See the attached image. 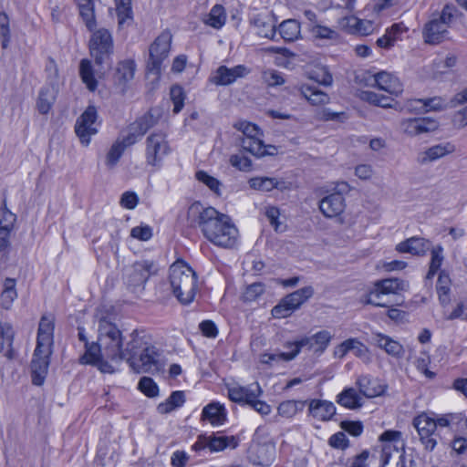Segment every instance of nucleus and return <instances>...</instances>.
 Segmentation results:
<instances>
[{"instance_id": "a18cd8bd", "label": "nucleus", "mask_w": 467, "mask_h": 467, "mask_svg": "<svg viewBox=\"0 0 467 467\" xmlns=\"http://www.w3.org/2000/svg\"><path fill=\"white\" fill-rule=\"evenodd\" d=\"M304 402L296 400H285L279 404L277 408L278 415L284 418L294 417L300 410L298 406H303Z\"/></svg>"}, {"instance_id": "7ed1b4c3", "label": "nucleus", "mask_w": 467, "mask_h": 467, "mask_svg": "<svg viewBox=\"0 0 467 467\" xmlns=\"http://www.w3.org/2000/svg\"><path fill=\"white\" fill-rule=\"evenodd\" d=\"M170 284L173 295L182 304L191 303L196 292V274L182 261H176L170 267Z\"/></svg>"}, {"instance_id": "4468645a", "label": "nucleus", "mask_w": 467, "mask_h": 467, "mask_svg": "<svg viewBox=\"0 0 467 467\" xmlns=\"http://www.w3.org/2000/svg\"><path fill=\"white\" fill-rule=\"evenodd\" d=\"M97 109L94 106H88L87 109L77 119L75 131L84 146H88L90 137L98 132L96 125Z\"/></svg>"}, {"instance_id": "8fccbe9b", "label": "nucleus", "mask_w": 467, "mask_h": 467, "mask_svg": "<svg viewBox=\"0 0 467 467\" xmlns=\"http://www.w3.org/2000/svg\"><path fill=\"white\" fill-rule=\"evenodd\" d=\"M292 354V348H287V351L285 352H280V353H265L260 356V361L264 364L272 365L274 362H277L280 360H285L289 361L293 358H290L289 357Z\"/></svg>"}, {"instance_id": "dca6fc26", "label": "nucleus", "mask_w": 467, "mask_h": 467, "mask_svg": "<svg viewBox=\"0 0 467 467\" xmlns=\"http://www.w3.org/2000/svg\"><path fill=\"white\" fill-rule=\"evenodd\" d=\"M400 129L403 134L416 137L435 131L438 129V122L430 118H409L400 121Z\"/></svg>"}, {"instance_id": "e433bc0d", "label": "nucleus", "mask_w": 467, "mask_h": 467, "mask_svg": "<svg viewBox=\"0 0 467 467\" xmlns=\"http://www.w3.org/2000/svg\"><path fill=\"white\" fill-rule=\"evenodd\" d=\"M115 5L119 26L130 25L133 20L131 0H115Z\"/></svg>"}, {"instance_id": "ea45409f", "label": "nucleus", "mask_w": 467, "mask_h": 467, "mask_svg": "<svg viewBox=\"0 0 467 467\" xmlns=\"http://www.w3.org/2000/svg\"><path fill=\"white\" fill-rule=\"evenodd\" d=\"M79 73L82 81L86 84L87 88L94 91L97 88V80L93 75L92 66L89 60L82 59L79 66Z\"/></svg>"}, {"instance_id": "680f3d73", "label": "nucleus", "mask_w": 467, "mask_h": 467, "mask_svg": "<svg viewBox=\"0 0 467 467\" xmlns=\"http://www.w3.org/2000/svg\"><path fill=\"white\" fill-rule=\"evenodd\" d=\"M319 119L324 121H339L343 122L347 119L345 112H334L329 109H324L319 112Z\"/></svg>"}, {"instance_id": "de8ad7c7", "label": "nucleus", "mask_w": 467, "mask_h": 467, "mask_svg": "<svg viewBox=\"0 0 467 467\" xmlns=\"http://www.w3.org/2000/svg\"><path fill=\"white\" fill-rule=\"evenodd\" d=\"M157 123V119L151 112H148L141 118L133 122V128L138 129L139 134H145L150 128Z\"/></svg>"}, {"instance_id": "6e6d98bb", "label": "nucleus", "mask_w": 467, "mask_h": 467, "mask_svg": "<svg viewBox=\"0 0 467 467\" xmlns=\"http://www.w3.org/2000/svg\"><path fill=\"white\" fill-rule=\"evenodd\" d=\"M16 215L10 212L5 204V201L0 210V226H5L9 230H13Z\"/></svg>"}, {"instance_id": "0eeeda50", "label": "nucleus", "mask_w": 467, "mask_h": 467, "mask_svg": "<svg viewBox=\"0 0 467 467\" xmlns=\"http://www.w3.org/2000/svg\"><path fill=\"white\" fill-rule=\"evenodd\" d=\"M171 151L166 135L162 132H153L145 140V161L148 166L160 170L163 160Z\"/></svg>"}, {"instance_id": "58836bf2", "label": "nucleus", "mask_w": 467, "mask_h": 467, "mask_svg": "<svg viewBox=\"0 0 467 467\" xmlns=\"http://www.w3.org/2000/svg\"><path fill=\"white\" fill-rule=\"evenodd\" d=\"M248 183L252 189L260 192H270L279 187V182L269 177H254L250 179Z\"/></svg>"}, {"instance_id": "f3484780", "label": "nucleus", "mask_w": 467, "mask_h": 467, "mask_svg": "<svg viewBox=\"0 0 467 467\" xmlns=\"http://www.w3.org/2000/svg\"><path fill=\"white\" fill-rule=\"evenodd\" d=\"M51 353L52 349L50 348H47V351L41 348L38 351V347H36L31 361L32 382L35 385L40 386L43 384L47 374Z\"/></svg>"}, {"instance_id": "0e129e2a", "label": "nucleus", "mask_w": 467, "mask_h": 467, "mask_svg": "<svg viewBox=\"0 0 467 467\" xmlns=\"http://www.w3.org/2000/svg\"><path fill=\"white\" fill-rule=\"evenodd\" d=\"M328 443L333 448L344 450L348 446V440L344 432L339 431L329 438Z\"/></svg>"}, {"instance_id": "c9c22d12", "label": "nucleus", "mask_w": 467, "mask_h": 467, "mask_svg": "<svg viewBox=\"0 0 467 467\" xmlns=\"http://www.w3.org/2000/svg\"><path fill=\"white\" fill-rule=\"evenodd\" d=\"M279 34L285 41H295L300 36V25L294 19L285 20L279 26Z\"/></svg>"}, {"instance_id": "f704fd0d", "label": "nucleus", "mask_w": 467, "mask_h": 467, "mask_svg": "<svg viewBox=\"0 0 467 467\" xmlns=\"http://www.w3.org/2000/svg\"><path fill=\"white\" fill-rule=\"evenodd\" d=\"M185 402V396L183 391H173L170 397L158 405V411L161 414H167L180 408Z\"/></svg>"}, {"instance_id": "393cba45", "label": "nucleus", "mask_w": 467, "mask_h": 467, "mask_svg": "<svg viewBox=\"0 0 467 467\" xmlns=\"http://www.w3.org/2000/svg\"><path fill=\"white\" fill-rule=\"evenodd\" d=\"M356 385L358 393L363 398L371 399L381 395L384 392L383 387L379 384L376 379L368 375H361L357 379Z\"/></svg>"}, {"instance_id": "bb28decb", "label": "nucleus", "mask_w": 467, "mask_h": 467, "mask_svg": "<svg viewBox=\"0 0 467 467\" xmlns=\"http://www.w3.org/2000/svg\"><path fill=\"white\" fill-rule=\"evenodd\" d=\"M229 439L226 436L202 435L193 445L195 450L209 449L211 451H220L228 446Z\"/></svg>"}, {"instance_id": "20e7f679", "label": "nucleus", "mask_w": 467, "mask_h": 467, "mask_svg": "<svg viewBox=\"0 0 467 467\" xmlns=\"http://www.w3.org/2000/svg\"><path fill=\"white\" fill-rule=\"evenodd\" d=\"M234 127L243 134L239 138V143L244 151L257 158L275 153L276 148L275 146L264 144L263 132L255 124L241 120L235 122Z\"/></svg>"}, {"instance_id": "774afa93", "label": "nucleus", "mask_w": 467, "mask_h": 467, "mask_svg": "<svg viewBox=\"0 0 467 467\" xmlns=\"http://www.w3.org/2000/svg\"><path fill=\"white\" fill-rule=\"evenodd\" d=\"M264 79L268 86L274 87L285 83L281 73L275 70H269L264 73Z\"/></svg>"}, {"instance_id": "423d86ee", "label": "nucleus", "mask_w": 467, "mask_h": 467, "mask_svg": "<svg viewBox=\"0 0 467 467\" xmlns=\"http://www.w3.org/2000/svg\"><path fill=\"white\" fill-rule=\"evenodd\" d=\"M407 281L399 278H387L375 282L373 288L367 295L366 303L379 307H389L391 301L385 297L400 295L409 290Z\"/></svg>"}, {"instance_id": "412c9836", "label": "nucleus", "mask_w": 467, "mask_h": 467, "mask_svg": "<svg viewBox=\"0 0 467 467\" xmlns=\"http://www.w3.org/2000/svg\"><path fill=\"white\" fill-rule=\"evenodd\" d=\"M54 327V317L52 316H43L41 317L36 338V347H38V351H40L41 348H44L45 351L47 350V348H52Z\"/></svg>"}, {"instance_id": "37998d69", "label": "nucleus", "mask_w": 467, "mask_h": 467, "mask_svg": "<svg viewBox=\"0 0 467 467\" xmlns=\"http://www.w3.org/2000/svg\"><path fill=\"white\" fill-rule=\"evenodd\" d=\"M362 99L375 106H379L381 108H393V105H392L393 99H392L383 96L381 94H377L372 91L363 92Z\"/></svg>"}, {"instance_id": "72a5a7b5", "label": "nucleus", "mask_w": 467, "mask_h": 467, "mask_svg": "<svg viewBox=\"0 0 467 467\" xmlns=\"http://www.w3.org/2000/svg\"><path fill=\"white\" fill-rule=\"evenodd\" d=\"M378 347L384 349L389 355L400 358L404 354V348L400 342L383 334H378L375 337Z\"/></svg>"}, {"instance_id": "a211bd4d", "label": "nucleus", "mask_w": 467, "mask_h": 467, "mask_svg": "<svg viewBox=\"0 0 467 467\" xmlns=\"http://www.w3.org/2000/svg\"><path fill=\"white\" fill-rule=\"evenodd\" d=\"M250 72V68L244 65H237L231 68L226 66H220L211 78V81L215 85L227 86L233 84L238 78L246 77Z\"/></svg>"}, {"instance_id": "ddd939ff", "label": "nucleus", "mask_w": 467, "mask_h": 467, "mask_svg": "<svg viewBox=\"0 0 467 467\" xmlns=\"http://www.w3.org/2000/svg\"><path fill=\"white\" fill-rule=\"evenodd\" d=\"M412 424L417 430L420 441L424 449L432 451L438 443L437 438L439 436L435 430L434 418L426 413H421L413 419Z\"/></svg>"}, {"instance_id": "9b49d317", "label": "nucleus", "mask_w": 467, "mask_h": 467, "mask_svg": "<svg viewBox=\"0 0 467 467\" xmlns=\"http://www.w3.org/2000/svg\"><path fill=\"white\" fill-rule=\"evenodd\" d=\"M314 294L311 286L300 288L286 296H285L278 305L272 309V316L275 318H284L289 317L305 301L310 298Z\"/></svg>"}, {"instance_id": "39448f33", "label": "nucleus", "mask_w": 467, "mask_h": 467, "mask_svg": "<svg viewBox=\"0 0 467 467\" xmlns=\"http://www.w3.org/2000/svg\"><path fill=\"white\" fill-rule=\"evenodd\" d=\"M457 9L452 5H446L440 14H432L422 29V36L428 44L436 45L447 38L450 27Z\"/></svg>"}, {"instance_id": "13d9d810", "label": "nucleus", "mask_w": 467, "mask_h": 467, "mask_svg": "<svg viewBox=\"0 0 467 467\" xmlns=\"http://www.w3.org/2000/svg\"><path fill=\"white\" fill-rule=\"evenodd\" d=\"M14 338L13 327L8 323L0 321V352L4 348L5 343L12 344Z\"/></svg>"}, {"instance_id": "f257e3e1", "label": "nucleus", "mask_w": 467, "mask_h": 467, "mask_svg": "<svg viewBox=\"0 0 467 467\" xmlns=\"http://www.w3.org/2000/svg\"><path fill=\"white\" fill-rule=\"evenodd\" d=\"M98 343H86V351L79 360L82 364L96 365L103 373L115 368L108 359L120 363L126 360L136 373H155L162 367L161 352L152 345L151 337L143 330H133L124 343L117 326L106 319L99 320Z\"/></svg>"}, {"instance_id": "2eb2a0df", "label": "nucleus", "mask_w": 467, "mask_h": 467, "mask_svg": "<svg viewBox=\"0 0 467 467\" xmlns=\"http://www.w3.org/2000/svg\"><path fill=\"white\" fill-rule=\"evenodd\" d=\"M379 441L383 443L380 462L381 466L385 467L391 458L392 451L399 452L404 451V441L402 433L399 431H386L379 436Z\"/></svg>"}, {"instance_id": "4be33fe9", "label": "nucleus", "mask_w": 467, "mask_h": 467, "mask_svg": "<svg viewBox=\"0 0 467 467\" xmlns=\"http://www.w3.org/2000/svg\"><path fill=\"white\" fill-rule=\"evenodd\" d=\"M262 393L258 383H253L248 387H232L228 389V396L232 401L238 403H246L249 405L251 400L258 398Z\"/></svg>"}, {"instance_id": "9d476101", "label": "nucleus", "mask_w": 467, "mask_h": 467, "mask_svg": "<svg viewBox=\"0 0 467 467\" xmlns=\"http://www.w3.org/2000/svg\"><path fill=\"white\" fill-rule=\"evenodd\" d=\"M89 51L97 65L106 63L113 51V41L108 29L100 28L92 34Z\"/></svg>"}, {"instance_id": "79ce46f5", "label": "nucleus", "mask_w": 467, "mask_h": 467, "mask_svg": "<svg viewBox=\"0 0 467 467\" xmlns=\"http://www.w3.org/2000/svg\"><path fill=\"white\" fill-rule=\"evenodd\" d=\"M79 14L88 29L95 26L94 3L93 1L78 3Z\"/></svg>"}, {"instance_id": "09e8293b", "label": "nucleus", "mask_w": 467, "mask_h": 467, "mask_svg": "<svg viewBox=\"0 0 467 467\" xmlns=\"http://www.w3.org/2000/svg\"><path fill=\"white\" fill-rule=\"evenodd\" d=\"M0 38L3 48H7L10 43L9 18L5 13H0Z\"/></svg>"}, {"instance_id": "473e14b6", "label": "nucleus", "mask_w": 467, "mask_h": 467, "mask_svg": "<svg viewBox=\"0 0 467 467\" xmlns=\"http://www.w3.org/2000/svg\"><path fill=\"white\" fill-rule=\"evenodd\" d=\"M57 90L54 86L43 87L38 94L36 108L41 114H47L55 102Z\"/></svg>"}, {"instance_id": "aec40b11", "label": "nucleus", "mask_w": 467, "mask_h": 467, "mask_svg": "<svg viewBox=\"0 0 467 467\" xmlns=\"http://www.w3.org/2000/svg\"><path fill=\"white\" fill-rule=\"evenodd\" d=\"M318 207L325 217L335 218L344 213L346 200L339 194L329 193L319 201Z\"/></svg>"}, {"instance_id": "2f4dec72", "label": "nucleus", "mask_w": 467, "mask_h": 467, "mask_svg": "<svg viewBox=\"0 0 467 467\" xmlns=\"http://www.w3.org/2000/svg\"><path fill=\"white\" fill-rule=\"evenodd\" d=\"M225 410L219 403H210L205 406L202 412V418L213 425H221L225 420Z\"/></svg>"}, {"instance_id": "cd10ccee", "label": "nucleus", "mask_w": 467, "mask_h": 467, "mask_svg": "<svg viewBox=\"0 0 467 467\" xmlns=\"http://www.w3.org/2000/svg\"><path fill=\"white\" fill-rule=\"evenodd\" d=\"M337 402L349 410L359 409L363 406V398L354 388L344 389L337 396Z\"/></svg>"}, {"instance_id": "4c0bfd02", "label": "nucleus", "mask_w": 467, "mask_h": 467, "mask_svg": "<svg viewBox=\"0 0 467 467\" xmlns=\"http://www.w3.org/2000/svg\"><path fill=\"white\" fill-rule=\"evenodd\" d=\"M136 65L132 60H125L119 64L116 79L119 84L125 85L134 78Z\"/></svg>"}, {"instance_id": "c756f323", "label": "nucleus", "mask_w": 467, "mask_h": 467, "mask_svg": "<svg viewBox=\"0 0 467 467\" xmlns=\"http://www.w3.org/2000/svg\"><path fill=\"white\" fill-rule=\"evenodd\" d=\"M16 281L14 278L6 277L3 282V289L0 293V306L5 310L11 309L17 298Z\"/></svg>"}, {"instance_id": "b1692460", "label": "nucleus", "mask_w": 467, "mask_h": 467, "mask_svg": "<svg viewBox=\"0 0 467 467\" xmlns=\"http://www.w3.org/2000/svg\"><path fill=\"white\" fill-rule=\"evenodd\" d=\"M377 87L391 95L399 96L403 91V85L400 79L385 71L379 72L375 75Z\"/></svg>"}, {"instance_id": "6e6552de", "label": "nucleus", "mask_w": 467, "mask_h": 467, "mask_svg": "<svg viewBox=\"0 0 467 467\" xmlns=\"http://www.w3.org/2000/svg\"><path fill=\"white\" fill-rule=\"evenodd\" d=\"M171 38V34L169 31H163L150 46L149 59L147 61L148 73L156 77L161 74L162 62L168 57L170 53Z\"/></svg>"}, {"instance_id": "5701e85b", "label": "nucleus", "mask_w": 467, "mask_h": 467, "mask_svg": "<svg viewBox=\"0 0 467 467\" xmlns=\"http://www.w3.org/2000/svg\"><path fill=\"white\" fill-rule=\"evenodd\" d=\"M308 411L313 418L327 421L336 414V406L328 400H311L308 403Z\"/></svg>"}, {"instance_id": "c03bdc74", "label": "nucleus", "mask_w": 467, "mask_h": 467, "mask_svg": "<svg viewBox=\"0 0 467 467\" xmlns=\"http://www.w3.org/2000/svg\"><path fill=\"white\" fill-rule=\"evenodd\" d=\"M125 148L121 145L120 140H117L110 147L109 150L106 156V165L112 169L119 162L120 157L122 156Z\"/></svg>"}, {"instance_id": "f8f14e48", "label": "nucleus", "mask_w": 467, "mask_h": 467, "mask_svg": "<svg viewBox=\"0 0 467 467\" xmlns=\"http://www.w3.org/2000/svg\"><path fill=\"white\" fill-rule=\"evenodd\" d=\"M331 338L332 336L330 332L322 330L311 337H305L296 342L287 343L285 348H292V354L289 357L290 358H295L303 348H306L308 350L315 353L321 354L329 345Z\"/></svg>"}, {"instance_id": "a878e982", "label": "nucleus", "mask_w": 467, "mask_h": 467, "mask_svg": "<svg viewBox=\"0 0 467 467\" xmlns=\"http://www.w3.org/2000/svg\"><path fill=\"white\" fill-rule=\"evenodd\" d=\"M250 23L256 29L257 35L263 37L273 38L275 35V26L272 18L265 14H254Z\"/></svg>"}, {"instance_id": "a19ab883", "label": "nucleus", "mask_w": 467, "mask_h": 467, "mask_svg": "<svg viewBox=\"0 0 467 467\" xmlns=\"http://www.w3.org/2000/svg\"><path fill=\"white\" fill-rule=\"evenodd\" d=\"M226 20L224 8L220 5H215L210 11L207 18L204 20L208 26L219 29Z\"/></svg>"}, {"instance_id": "69168bd1", "label": "nucleus", "mask_w": 467, "mask_h": 467, "mask_svg": "<svg viewBox=\"0 0 467 467\" xmlns=\"http://www.w3.org/2000/svg\"><path fill=\"white\" fill-rule=\"evenodd\" d=\"M358 18L354 16H344L338 20V27L351 34H355Z\"/></svg>"}, {"instance_id": "052dcab7", "label": "nucleus", "mask_w": 467, "mask_h": 467, "mask_svg": "<svg viewBox=\"0 0 467 467\" xmlns=\"http://www.w3.org/2000/svg\"><path fill=\"white\" fill-rule=\"evenodd\" d=\"M196 179L208 186L212 191L218 192L220 182L214 177L210 176L203 171H200L196 172Z\"/></svg>"}, {"instance_id": "bf43d9fd", "label": "nucleus", "mask_w": 467, "mask_h": 467, "mask_svg": "<svg viewBox=\"0 0 467 467\" xmlns=\"http://www.w3.org/2000/svg\"><path fill=\"white\" fill-rule=\"evenodd\" d=\"M130 236L140 241H148L152 236V229L149 225L136 226L131 229Z\"/></svg>"}, {"instance_id": "6ab92c4d", "label": "nucleus", "mask_w": 467, "mask_h": 467, "mask_svg": "<svg viewBox=\"0 0 467 467\" xmlns=\"http://www.w3.org/2000/svg\"><path fill=\"white\" fill-rule=\"evenodd\" d=\"M456 147L452 142H443L433 145L420 151L417 156L418 163L426 165L453 153Z\"/></svg>"}, {"instance_id": "3c124183", "label": "nucleus", "mask_w": 467, "mask_h": 467, "mask_svg": "<svg viewBox=\"0 0 467 467\" xmlns=\"http://www.w3.org/2000/svg\"><path fill=\"white\" fill-rule=\"evenodd\" d=\"M229 161L233 167L241 171L247 172L252 170V161L241 153L232 155Z\"/></svg>"}, {"instance_id": "1a4fd4ad", "label": "nucleus", "mask_w": 467, "mask_h": 467, "mask_svg": "<svg viewBox=\"0 0 467 467\" xmlns=\"http://www.w3.org/2000/svg\"><path fill=\"white\" fill-rule=\"evenodd\" d=\"M158 271L157 265L152 260H141L135 262L125 273V282L134 291L143 289L148 279Z\"/></svg>"}, {"instance_id": "7c9ffc66", "label": "nucleus", "mask_w": 467, "mask_h": 467, "mask_svg": "<svg viewBox=\"0 0 467 467\" xmlns=\"http://www.w3.org/2000/svg\"><path fill=\"white\" fill-rule=\"evenodd\" d=\"M302 96L312 105L320 106L329 102V96L316 86L303 85L300 88Z\"/></svg>"}, {"instance_id": "338daca9", "label": "nucleus", "mask_w": 467, "mask_h": 467, "mask_svg": "<svg viewBox=\"0 0 467 467\" xmlns=\"http://www.w3.org/2000/svg\"><path fill=\"white\" fill-rule=\"evenodd\" d=\"M444 317L448 320H453L456 318H462L463 320H467V312H465V306L463 303L460 302L456 305L454 309L451 312L444 311Z\"/></svg>"}, {"instance_id": "5fc2aeb1", "label": "nucleus", "mask_w": 467, "mask_h": 467, "mask_svg": "<svg viewBox=\"0 0 467 467\" xmlns=\"http://www.w3.org/2000/svg\"><path fill=\"white\" fill-rule=\"evenodd\" d=\"M442 249L441 247H439L437 249H433L431 251V260L430 265V269L427 274V278H431L436 272L440 269L441 263H442V255H441Z\"/></svg>"}, {"instance_id": "f03ea898", "label": "nucleus", "mask_w": 467, "mask_h": 467, "mask_svg": "<svg viewBox=\"0 0 467 467\" xmlns=\"http://www.w3.org/2000/svg\"><path fill=\"white\" fill-rule=\"evenodd\" d=\"M187 221L191 227H197L213 244L233 247L238 238V230L230 217L213 207H204L201 202H193L187 212Z\"/></svg>"}, {"instance_id": "603ef678", "label": "nucleus", "mask_w": 467, "mask_h": 467, "mask_svg": "<svg viewBox=\"0 0 467 467\" xmlns=\"http://www.w3.org/2000/svg\"><path fill=\"white\" fill-rule=\"evenodd\" d=\"M139 389L146 396L150 397V398L156 397L159 392L157 384L153 381L152 379L148 378V377H143L140 379Z\"/></svg>"}, {"instance_id": "864d4df0", "label": "nucleus", "mask_w": 467, "mask_h": 467, "mask_svg": "<svg viewBox=\"0 0 467 467\" xmlns=\"http://www.w3.org/2000/svg\"><path fill=\"white\" fill-rule=\"evenodd\" d=\"M184 93L181 87L173 86L171 88V99L173 102V112L179 113L184 105Z\"/></svg>"}, {"instance_id": "49530a36", "label": "nucleus", "mask_w": 467, "mask_h": 467, "mask_svg": "<svg viewBox=\"0 0 467 467\" xmlns=\"http://www.w3.org/2000/svg\"><path fill=\"white\" fill-rule=\"evenodd\" d=\"M450 105V100H447L442 97H433L423 99V106L425 108V111H439L446 109H451Z\"/></svg>"}, {"instance_id": "c85d7f7f", "label": "nucleus", "mask_w": 467, "mask_h": 467, "mask_svg": "<svg viewBox=\"0 0 467 467\" xmlns=\"http://www.w3.org/2000/svg\"><path fill=\"white\" fill-rule=\"evenodd\" d=\"M430 246L429 241L420 237H411L400 243L396 249L400 253H410L411 254H422Z\"/></svg>"}, {"instance_id": "4d7b16f0", "label": "nucleus", "mask_w": 467, "mask_h": 467, "mask_svg": "<svg viewBox=\"0 0 467 467\" xmlns=\"http://www.w3.org/2000/svg\"><path fill=\"white\" fill-rule=\"evenodd\" d=\"M265 291V286L262 283H254L248 285L244 293V301H254L260 296Z\"/></svg>"}, {"instance_id": "e2e57ef3", "label": "nucleus", "mask_w": 467, "mask_h": 467, "mask_svg": "<svg viewBox=\"0 0 467 467\" xmlns=\"http://www.w3.org/2000/svg\"><path fill=\"white\" fill-rule=\"evenodd\" d=\"M139 202L138 195L133 192H125L121 197L119 203L123 208L132 210Z\"/></svg>"}]
</instances>
